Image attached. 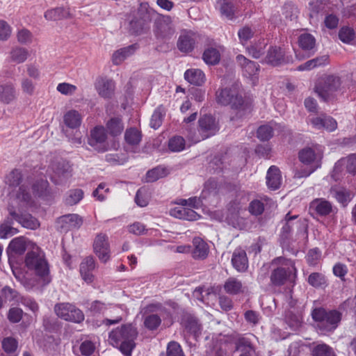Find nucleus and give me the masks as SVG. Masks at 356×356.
<instances>
[{
	"label": "nucleus",
	"mask_w": 356,
	"mask_h": 356,
	"mask_svg": "<svg viewBox=\"0 0 356 356\" xmlns=\"http://www.w3.org/2000/svg\"><path fill=\"white\" fill-rule=\"evenodd\" d=\"M216 101L222 106H230L236 111V115L231 117V120L242 118L251 111L252 104L238 95L236 88H225L216 92Z\"/></svg>",
	"instance_id": "f257e3e1"
},
{
	"label": "nucleus",
	"mask_w": 356,
	"mask_h": 356,
	"mask_svg": "<svg viewBox=\"0 0 356 356\" xmlns=\"http://www.w3.org/2000/svg\"><path fill=\"white\" fill-rule=\"evenodd\" d=\"M138 337L136 327L131 324H123L113 330L108 335L111 343L119 348L125 356H131L136 346L135 340Z\"/></svg>",
	"instance_id": "f03ea898"
},
{
	"label": "nucleus",
	"mask_w": 356,
	"mask_h": 356,
	"mask_svg": "<svg viewBox=\"0 0 356 356\" xmlns=\"http://www.w3.org/2000/svg\"><path fill=\"white\" fill-rule=\"evenodd\" d=\"M271 264L276 266L270 275L271 285L282 286L288 282H293L296 279L297 269L293 260L278 257L273 259Z\"/></svg>",
	"instance_id": "7ed1b4c3"
},
{
	"label": "nucleus",
	"mask_w": 356,
	"mask_h": 356,
	"mask_svg": "<svg viewBox=\"0 0 356 356\" xmlns=\"http://www.w3.org/2000/svg\"><path fill=\"white\" fill-rule=\"evenodd\" d=\"M312 316L316 323L317 328L324 333L335 330L342 318V313L339 311L337 309L327 311L323 307L314 309Z\"/></svg>",
	"instance_id": "20e7f679"
},
{
	"label": "nucleus",
	"mask_w": 356,
	"mask_h": 356,
	"mask_svg": "<svg viewBox=\"0 0 356 356\" xmlns=\"http://www.w3.org/2000/svg\"><path fill=\"white\" fill-rule=\"evenodd\" d=\"M322 158L323 154L316 152L312 147H307L300 149L298 152V159L306 168L297 170L294 177L298 179L309 177L321 167Z\"/></svg>",
	"instance_id": "39448f33"
},
{
	"label": "nucleus",
	"mask_w": 356,
	"mask_h": 356,
	"mask_svg": "<svg viewBox=\"0 0 356 356\" xmlns=\"http://www.w3.org/2000/svg\"><path fill=\"white\" fill-rule=\"evenodd\" d=\"M26 268L45 284L51 282L49 265L44 254L39 251L28 252L25 257Z\"/></svg>",
	"instance_id": "423d86ee"
},
{
	"label": "nucleus",
	"mask_w": 356,
	"mask_h": 356,
	"mask_svg": "<svg viewBox=\"0 0 356 356\" xmlns=\"http://www.w3.org/2000/svg\"><path fill=\"white\" fill-rule=\"evenodd\" d=\"M341 81L334 74H323L316 81L314 91L323 101L329 100L339 90Z\"/></svg>",
	"instance_id": "0eeeda50"
},
{
	"label": "nucleus",
	"mask_w": 356,
	"mask_h": 356,
	"mask_svg": "<svg viewBox=\"0 0 356 356\" xmlns=\"http://www.w3.org/2000/svg\"><path fill=\"white\" fill-rule=\"evenodd\" d=\"M22 181L23 176L19 169H13L6 177V184L9 189H10V195L16 199L28 202L31 198V195L24 184H22Z\"/></svg>",
	"instance_id": "6e6552de"
},
{
	"label": "nucleus",
	"mask_w": 356,
	"mask_h": 356,
	"mask_svg": "<svg viewBox=\"0 0 356 356\" xmlns=\"http://www.w3.org/2000/svg\"><path fill=\"white\" fill-rule=\"evenodd\" d=\"M54 312L60 318L75 323H81L85 319L83 312L74 305L69 302L56 304Z\"/></svg>",
	"instance_id": "1a4fd4ad"
},
{
	"label": "nucleus",
	"mask_w": 356,
	"mask_h": 356,
	"mask_svg": "<svg viewBox=\"0 0 356 356\" xmlns=\"http://www.w3.org/2000/svg\"><path fill=\"white\" fill-rule=\"evenodd\" d=\"M107 135L103 126H97L90 131L88 144L99 152H106Z\"/></svg>",
	"instance_id": "9d476101"
},
{
	"label": "nucleus",
	"mask_w": 356,
	"mask_h": 356,
	"mask_svg": "<svg viewBox=\"0 0 356 356\" xmlns=\"http://www.w3.org/2000/svg\"><path fill=\"white\" fill-rule=\"evenodd\" d=\"M236 60L242 68L243 75L250 79L253 83H254V81L258 79V75L260 71L259 65L254 61L248 59L241 54H238L236 57Z\"/></svg>",
	"instance_id": "9b49d317"
},
{
	"label": "nucleus",
	"mask_w": 356,
	"mask_h": 356,
	"mask_svg": "<svg viewBox=\"0 0 356 356\" xmlns=\"http://www.w3.org/2000/svg\"><path fill=\"white\" fill-rule=\"evenodd\" d=\"M93 249L102 261L105 263L110 259V245L106 234L100 233L96 236L93 243Z\"/></svg>",
	"instance_id": "f8f14e48"
},
{
	"label": "nucleus",
	"mask_w": 356,
	"mask_h": 356,
	"mask_svg": "<svg viewBox=\"0 0 356 356\" xmlns=\"http://www.w3.org/2000/svg\"><path fill=\"white\" fill-rule=\"evenodd\" d=\"M199 38L200 35L197 33L192 31H185L179 37L177 43V48L183 53L191 52Z\"/></svg>",
	"instance_id": "ddd939ff"
},
{
	"label": "nucleus",
	"mask_w": 356,
	"mask_h": 356,
	"mask_svg": "<svg viewBox=\"0 0 356 356\" xmlns=\"http://www.w3.org/2000/svg\"><path fill=\"white\" fill-rule=\"evenodd\" d=\"M198 122L199 131L202 139L214 136L219 129L215 118L211 115H205L202 116L200 118Z\"/></svg>",
	"instance_id": "4468645a"
},
{
	"label": "nucleus",
	"mask_w": 356,
	"mask_h": 356,
	"mask_svg": "<svg viewBox=\"0 0 356 356\" xmlns=\"http://www.w3.org/2000/svg\"><path fill=\"white\" fill-rule=\"evenodd\" d=\"M289 59L286 56L285 51L280 47L271 46L265 57L266 63L273 66H278L289 62Z\"/></svg>",
	"instance_id": "2eb2a0df"
},
{
	"label": "nucleus",
	"mask_w": 356,
	"mask_h": 356,
	"mask_svg": "<svg viewBox=\"0 0 356 356\" xmlns=\"http://www.w3.org/2000/svg\"><path fill=\"white\" fill-rule=\"evenodd\" d=\"M98 95L104 99H111L115 92V83L107 77H99L95 83Z\"/></svg>",
	"instance_id": "dca6fc26"
},
{
	"label": "nucleus",
	"mask_w": 356,
	"mask_h": 356,
	"mask_svg": "<svg viewBox=\"0 0 356 356\" xmlns=\"http://www.w3.org/2000/svg\"><path fill=\"white\" fill-rule=\"evenodd\" d=\"M231 262L234 268L238 272H245L249 266L248 259L245 250L241 248H236L233 252Z\"/></svg>",
	"instance_id": "f3484780"
},
{
	"label": "nucleus",
	"mask_w": 356,
	"mask_h": 356,
	"mask_svg": "<svg viewBox=\"0 0 356 356\" xmlns=\"http://www.w3.org/2000/svg\"><path fill=\"white\" fill-rule=\"evenodd\" d=\"M309 211L319 216H327L332 212V204L324 198H316L310 202Z\"/></svg>",
	"instance_id": "a211bd4d"
},
{
	"label": "nucleus",
	"mask_w": 356,
	"mask_h": 356,
	"mask_svg": "<svg viewBox=\"0 0 356 356\" xmlns=\"http://www.w3.org/2000/svg\"><path fill=\"white\" fill-rule=\"evenodd\" d=\"M95 268V261L92 257H87L80 264V274L82 279L88 284L94 281L92 271Z\"/></svg>",
	"instance_id": "6ab92c4d"
},
{
	"label": "nucleus",
	"mask_w": 356,
	"mask_h": 356,
	"mask_svg": "<svg viewBox=\"0 0 356 356\" xmlns=\"http://www.w3.org/2000/svg\"><path fill=\"white\" fill-rule=\"evenodd\" d=\"M58 222L61 224L62 229H79L83 224V219L78 214L70 213L58 218Z\"/></svg>",
	"instance_id": "aec40b11"
},
{
	"label": "nucleus",
	"mask_w": 356,
	"mask_h": 356,
	"mask_svg": "<svg viewBox=\"0 0 356 356\" xmlns=\"http://www.w3.org/2000/svg\"><path fill=\"white\" fill-rule=\"evenodd\" d=\"M193 250L192 256L195 259H204L209 252L208 244L200 237H194L193 239Z\"/></svg>",
	"instance_id": "412c9836"
},
{
	"label": "nucleus",
	"mask_w": 356,
	"mask_h": 356,
	"mask_svg": "<svg viewBox=\"0 0 356 356\" xmlns=\"http://www.w3.org/2000/svg\"><path fill=\"white\" fill-rule=\"evenodd\" d=\"M312 124L317 129H325L328 131H333L337 127V121L333 118L327 115L313 118Z\"/></svg>",
	"instance_id": "4be33fe9"
},
{
	"label": "nucleus",
	"mask_w": 356,
	"mask_h": 356,
	"mask_svg": "<svg viewBox=\"0 0 356 356\" xmlns=\"http://www.w3.org/2000/svg\"><path fill=\"white\" fill-rule=\"evenodd\" d=\"M282 183V176L280 169L275 165H271L266 175V184L272 190H277Z\"/></svg>",
	"instance_id": "5701e85b"
},
{
	"label": "nucleus",
	"mask_w": 356,
	"mask_h": 356,
	"mask_svg": "<svg viewBox=\"0 0 356 356\" xmlns=\"http://www.w3.org/2000/svg\"><path fill=\"white\" fill-rule=\"evenodd\" d=\"M171 215L177 218L186 220H197L200 217L192 208L187 206L175 208L171 211Z\"/></svg>",
	"instance_id": "b1692460"
},
{
	"label": "nucleus",
	"mask_w": 356,
	"mask_h": 356,
	"mask_svg": "<svg viewBox=\"0 0 356 356\" xmlns=\"http://www.w3.org/2000/svg\"><path fill=\"white\" fill-rule=\"evenodd\" d=\"M216 8H218L221 15L225 16L228 19L235 18L236 6L234 1L231 0H217Z\"/></svg>",
	"instance_id": "393cba45"
},
{
	"label": "nucleus",
	"mask_w": 356,
	"mask_h": 356,
	"mask_svg": "<svg viewBox=\"0 0 356 356\" xmlns=\"http://www.w3.org/2000/svg\"><path fill=\"white\" fill-rule=\"evenodd\" d=\"M124 128L122 118L117 116L113 117L107 121L105 129L111 136H118L122 133Z\"/></svg>",
	"instance_id": "a878e982"
},
{
	"label": "nucleus",
	"mask_w": 356,
	"mask_h": 356,
	"mask_svg": "<svg viewBox=\"0 0 356 356\" xmlns=\"http://www.w3.org/2000/svg\"><path fill=\"white\" fill-rule=\"evenodd\" d=\"M16 99V90L12 83L0 84V102L9 104Z\"/></svg>",
	"instance_id": "bb28decb"
},
{
	"label": "nucleus",
	"mask_w": 356,
	"mask_h": 356,
	"mask_svg": "<svg viewBox=\"0 0 356 356\" xmlns=\"http://www.w3.org/2000/svg\"><path fill=\"white\" fill-rule=\"evenodd\" d=\"M185 330L196 339L201 334L202 325L198 320L191 316H186L182 320Z\"/></svg>",
	"instance_id": "cd10ccee"
},
{
	"label": "nucleus",
	"mask_w": 356,
	"mask_h": 356,
	"mask_svg": "<svg viewBox=\"0 0 356 356\" xmlns=\"http://www.w3.org/2000/svg\"><path fill=\"white\" fill-rule=\"evenodd\" d=\"M184 79L191 84L202 86L206 80L205 74L200 69L191 68L184 72Z\"/></svg>",
	"instance_id": "c85d7f7f"
},
{
	"label": "nucleus",
	"mask_w": 356,
	"mask_h": 356,
	"mask_svg": "<svg viewBox=\"0 0 356 356\" xmlns=\"http://www.w3.org/2000/svg\"><path fill=\"white\" fill-rule=\"evenodd\" d=\"M137 49V44H131L115 51L112 56V62L114 65L121 64L127 57L131 56Z\"/></svg>",
	"instance_id": "c756f323"
},
{
	"label": "nucleus",
	"mask_w": 356,
	"mask_h": 356,
	"mask_svg": "<svg viewBox=\"0 0 356 356\" xmlns=\"http://www.w3.org/2000/svg\"><path fill=\"white\" fill-rule=\"evenodd\" d=\"M225 291L230 295H238L244 292L245 287L241 281L234 277H229L223 286Z\"/></svg>",
	"instance_id": "7c9ffc66"
},
{
	"label": "nucleus",
	"mask_w": 356,
	"mask_h": 356,
	"mask_svg": "<svg viewBox=\"0 0 356 356\" xmlns=\"http://www.w3.org/2000/svg\"><path fill=\"white\" fill-rule=\"evenodd\" d=\"M10 215L26 228L35 229L40 226L39 221L35 218L29 214L19 216L15 211H13L10 212Z\"/></svg>",
	"instance_id": "2f4dec72"
},
{
	"label": "nucleus",
	"mask_w": 356,
	"mask_h": 356,
	"mask_svg": "<svg viewBox=\"0 0 356 356\" xmlns=\"http://www.w3.org/2000/svg\"><path fill=\"white\" fill-rule=\"evenodd\" d=\"M63 120L67 127L76 129L81 125L82 118L77 111L70 110L65 114Z\"/></svg>",
	"instance_id": "473e14b6"
},
{
	"label": "nucleus",
	"mask_w": 356,
	"mask_h": 356,
	"mask_svg": "<svg viewBox=\"0 0 356 356\" xmlns=\"http://www.w3.org/2000/svg\"><path fill=\"white\" fill-rule=\"evenodd\" d=\"M29 56V51L24 47H15L11 49L9 54V61L17 64L25 62Z\"/></svg>",
	"instance_id": "72a5a7b5"
},
{
	"label": "nucleus",
	"mask_w": 356,
	"mask_h": 356,
	"mask_svg": "<svg viewBox=\"0 0 356 356\" xmlns=\"http://www.w3.org/2000/svg\"><path fill=\"white\" fill-rule=\"evenodd\" d=\"M337 201L343 207H346L352 200L351 192L345 188H338L332 191Z\"/></svg>",
	"instance_id": "f704fd0d"
},
{
	"label": "nucleus",
	"mask_w": 356,
	"mask_h": 356,
	"mask_svg": "<svg viewBox=\"0 0 356 356\" xmlns=\"http://www.w3.org/2000/svg\"><path fill=\"white\" fill-rule=\"evenodd\" d=\"M202 59L207 65H215L220 62V54L217 49L209 47L204 50Z\"/></svg>",
	"instance_id": "c9c22d12"
},
{
	"label": "nucleus",
	"mask_w": 356,
	"mask_h": 356,
	"mask_svg": "<svg viewBox=\"0 0 356 356\" xmlns=\"http://www.w3.org/2000/svg\"><path fill=\"white\" fill-rule=\"evenodd\" d=\"M33 192L39 197L47 198L50 196L49 183L46 179H41L33 185Z\"/></svg>",
	"instance_id": "e433bc0d"
},
{
	"label": "nucleus",
	"mask_w": 356,
	"mask_h": 356,
	"mask_svg": "<svg viewBox=\"0 0 356 356\" xmlns=\"http://www.w3.org/2000/svg\"><path fill=\"white\" fill-rule=\"evenodd\" d=\"M298 45L304 51L313 49L316 44L315 38L310 33H304L298 37Z\"/></svg>",
	"instance_id": "4c0bfd02"
},
{
	"label": "nucleus",
	"mask_w": 356,
	"mask_h": 356,
	"mask_svg": "<svg viewBox=\"0 0 356 356\" xmlns=\"http://www.w3.org/2000/svg\"><path fill=\"white\" fill-rule=\"evenodd\" d=\"M141 139V131L135 127L127 129L124 133V140L129 145H137L140 143Z\"/></svg>",
	"instance_id": "58836bf2"
},
{
	"label": "nucleus",
	"mask_w": 356,
	"mask_h": 356,
	"mask_svg": "<svg viewBox=\"0 0 356 356\" xmlns=\"http://www.w3.org/2000/svg\"><path fill=\"white\" fill-rule=\"evenodd\" d=\"M165 115V111L164 107L162 105L158 106L154 111L151 120L150 125L151 127L154 129H158L161 127L163 122V120Z\"/></svg>",
	"instance_id": "ea45409f"
},
{
	"label": "nucleus",
	"mask_w": 356,
	"mask_h": 356,
	"mask_svg": "<svg viewBox=\"0 0 356 356\" xmlns=\"http://www.w3.org/2000/svg\"><path fill=\"white\" fill-rule=\"evenodd\" d=\"M236 349L243 352L254 351V346L251 339L247 337L240 336L234 342Z\"/></svg>",
	"instance_id": "a19ab883"
},
{
	"label": "nucleus",
	"mask_w": 356,
	"mask_h": 356,
	"mask_svg": "<svg viewBox=\"0 0 356 356\" xmlns=\"http://www.w3.org/2000/svg\"><path fill=\"white\" fill-rule=\"evenodd\" d=\"M268 198L265 197L261 200H253L249 204L248 211L253 216L261 215L264 211V202H267Z\"/></svg>",
	"instance_id": "79ce46f5"
},
{
	"label": "nucleus",
	"mask_w": 356,
	"mask_h": 356,
	"mask_svg": "<svg viewBox=\"0 0 356 356\" xmlns=\"http://www.w3.org/2000/svg\"><path fill=\"white\" fill-rule=\"evenodd\" d=\"M168 174L165 168L157 166L146 173V181L147 182H154L156 180L166 176Z\"/></svg>",
	"instance_id": "37998d69"
},
{
	"label": "nucleus",
	"mask_w": 356,
	"mask_h": 356,
	"mask_svg": "<svg viewBox=\"0 0 356 356\" xmlns=\"http://www.w3.org/2000/svg\"><path fill=\"white\" fill-rule=\"evenodd\" d=\"M155 34L158 38H169L174 34V30L168 24L161 22L156 26Z\"/></svg>",
	"instance_id": "c03bdc74"
},
{
	"label": "nucleus",
	"mask_w": 356,
	"mask_h": 356,
	"mask_svg": "<svg viewBox=\"0 0 356 356\" xmlns=\"http://www.w3.org/2000/svg\"><path fill=\"white\" fill-rule=\"evenodd\" d=\"M307 282L309 285L315 288L322 287L326 285V279L323 274L321 273H312L308 278Z\"/></svg>",
	"instance_id": "a18cd8bd"
},
{
	"label": "nucleus",
	"mask_w": 356,
	"mask_h": 356,
	"mask_svg": "<svg viewBox=\"0 0 356 356\" xmlns=\"http://www.w3.org/2000/svg\"><path fill=\"white\" fill-rule=\"evenodd\" d=\"M1 346L4 352L8 354L14 353L18 347V341L12 337H7L3 339Z\"/></svg>",
	"instance_id": "49530a36"
},
{
	"label": "nucleus",
	"mask_w": 356,
	"mask_h": 356,
	"mask_svg": "<svg viewBox=\"0 0 356 356\" xmlns=\"http://www.w3.org/2000/svg\"><path fill=\"white\" fill-rule=\"evenodd\" d=\"M257 136L261 141H268L273 136V128L269 124L261 125L257 129Z\"/></svg>",
	"instance_id": "de8ad7c7"
},
{
	"label": "nucleus",
	"mask_w": 356,
	"mask_h": 356,
	"mask_svg": "<svg viewBox=\"0 0 356 356\" xmlns=\"http://www.w3.org/2000/svg\"><path fill=\"white\" fill-rule=\"evenodd\" d=\"M83 197V191L81 189H72L68 192L65 198V203L68 205H74L79 203Z\"/></svg>",
	"instance_id": "09e8293b"
},
{
	"label": "nucleus",
	"mask_w": 356,
	"mask_h": 356,
	"mask_svg": "<svg viewBox=\"0 0 356 356\" xmlns=\"http://www.w3.org/2000/svg\"><path fill=\"white\" fill-rule=\"evenodd\" d=\"M168 148L170 151L179 152L185 148V140L181 136H174L168 141Z\"/></svg>",
	"instance_id": "8fccbe9b"
},
{
	"label": "nucleus",
	"mask_w": 356,
	"mask_h": 356,
	"mask_svg": "<svg viewBox=\"0 0 356 356\" xmlns=\"http://www.w3.org/2000/svg\"><path fill=\"white\" fill-rule=\"evenodd\" d=\"M161 323V319L157 314L147 315L144 319L145 327L149 330H156Z\"/></svg>",
	"instance_id": "3c124183"
},
{
	"label": "nucleus",
	"mask_w": 356,
	"mask_h": 356,
	"mask_svg": "<svg viewBox=\"0 0 356 356\" xmlns=\"http://www.w3.org/2000/svg\"><path fill=\"white\" fill-rule=\"evenodd\" d=\"M26 244L21 238H13L8 245V249L15 254H22L26 251Z\"/></svg>",
	"instance_id": "603ef678"
},
{
	"label": "nucleus",
	"mask_w": 356,
	"mask_h": 356,
	"mask_svg": "<svg viewBox=\"0 0 356 356\" xmlns=\"http://www.w3.org/2000/svg\"><path fill=\"white\" fill-rule=\"evenodd\" d=\"M266 44H267L263 41V42H259V44H254L248 47L247 48L248 54L254 58H259L264 54Z\"/></svg>",
	"instance_id": "864d4df0"
},
{
	"label": "nucleus",
	"mask_w": 356,
	"mask_h": 356,
	"mask_svg": "<svg viewBox=\"0 0 356 356\" xmlns=\"http://www.w3.org/2000/svg\"><path fill=\"white\" fill-rule=\"evenodd\" d=\"M149 19L147 15L140 19H132L130 22L131 29L137 35L140 34L145 28L146 22Z\"/></svg>",
	"instance_id": "5fc2aeb1"
},
{
	"label": "nucleus",
	"mask_w": 356,
	"mask_h": 356,
	"mask_svg": "<svg viewBox=\"0 0 356 356\" xmlns=\"http://www.w3.org/2000/svg\"><path fill=\"white\" fill-rule=\"evenodd\" d=\"M321 259V252L318 248H315L309 250L306 259L309 266H314L317 265Z\"/></svg>",
	"instance_id": "6e6d98bb"
},
{
	"label": "nucleus",
	"mask_w": 356,
	"mask_h": 356,
	"mask_svg": "<svg viewBox=\"0 0 356 356\" xmlns=\"http://www.w3.org/2000/svg\"><path fill=\"white\" fill-rule=\"evenodd\" d=\"M110 193V189L107 187L106 183H100L97 188L93 191L92 195L99 201L102 202L106 200L107 195Z\"/></svg>",
	"instance_id": "4d7b16f0"
},
{
	"label": "nucleus",
	"mask_w": 356,
	"mask_h": 356,
	"mask_svg": "<svg viewBox=\"0 0 356 356\" xmlns=\"http://www.w3.org/2000/svg\"><path fill=\"white\" fill-rule=\"evenodd\" d=\"M339 38L343 42L349 43L355 38V31L352 28L343 26L339 31Z\"/></svg>",
	"instance_id": "13d9d810"
},
{
	"label": "nucleus",
	"mask_w": 356,
	"mask_h": 356,
	"mask_svg": "<svg viewBox=\"0 0 356 356\" xmlns=\"http://www.w3.org/2000/svg\"><path fill=\"white\" fill-rule=\"evenodd\" d=\"M56 90L60 94L64 95H72L77 90L75 85L63 82L58 84Z\"/></svg>",
	"instance_id": "bf43d9fd"
},
{
	"label": "nucleus",
	"mask_w": 356,
	"mask_h": 356,
	"mask_svg": "<svg viewBox=\"0 0 356 356\" xmlns=\"http://www.w3.org/2000/svg\"><path fill=\"white\" fill-rule=\"evenodd\" d=\"M135 202L141 207H146L148 204V195L146 188H140L137 191Z\"/></svg>",
	"instance_id": "052dcab7"
},
{
	"label": "nucleus",
	"mask_w": 356,
	"mask_h": 356,
	"mask_svg": "<svg viewBox=\"0 0 356 356\" xmlns=\"http://www.w3.org/2000/svg\"><path fill=\"white\" fill-rule=\"evenodd\" d=\"M167 356H185L180 344L170 341L167 346Z\"/></svg>",
	"instance_id": "680f3d73"
},
{
	"label": "nucleus",
	"mask_w": 356,
	"mask_h": 356,
	"mask_svg": "<svg viewBox=\"0 0 356 356\" xmlns=\"http://www.w3.org/2000/svg\"><path fill=\"white\" fill-rule=\"evenodd\" d=\"M33 35L32 33L26 29H20L17 33V41L20 44L31 43L33 41Z\"/></svg>",
	"instance_id": "e2e57ef3"
},
{
	"label": "nucleus",
	"mask_w": 356,
	"mask_h": 356,
	"mask_svg": "<svg viewBox=\"0 0 356 356\" xmlns=\"http://www.w3.org/2000/svg\"><path fill=\"white\" fill-rule=\"evenodd\" d=\"M23 316V311L19 307H12L9 309L8 319L13 323H19Z\"/></svg>",
	"instance_id": "0e129e2a"
},
{
	"label": "nucleus",
	"mask_w": 356,
	"mask_h": 356,
	"mask_svg": "<svg viewBox=\"0 0 356 356\" xmlns=\"http://www.w3.org/2000/svg\"><path fill=\"white\" fill-rule=\"evenodd\" d=\"M88 309L93 314H104L107 307L104 302L99 300H94L90 303Z\"/></svg>",
	"instance_id": "69168bd1"
},
{
	"label": "nucleus",
	"mask_w": 356,
	"mask_h": 356,
	"mask_svg": "<svg viewBox=\"0 0 356 356\" xmlns=\"http://www.w3.org/2000/svg\"><path fill=\"white\" fill-rule=\"evenodd\" d=\"M253 35L254 32L251 28L248 26H244L242 29H240L238 31V36L242 44H244L250 40L253 37Z\"/></svg>",
	"instance_id": "338daca9"
},
{
	"label": "nucleus",
	"mask_w": 356,
	"mask_h": 356,
	"mask_svg": "<svg viewBox=\"0 0 356 356\" xmlns=\"http://www.w3.org/2000/svg\"><path fill=\"white\" fill-rule=\"evenodd\" d=\"M333 274L339 277L341 280H345V276L348 273V268L346 264L338 262L333 266Z\"/></svg>",
	"instance_id": "774afa93"
}]
</instances>
